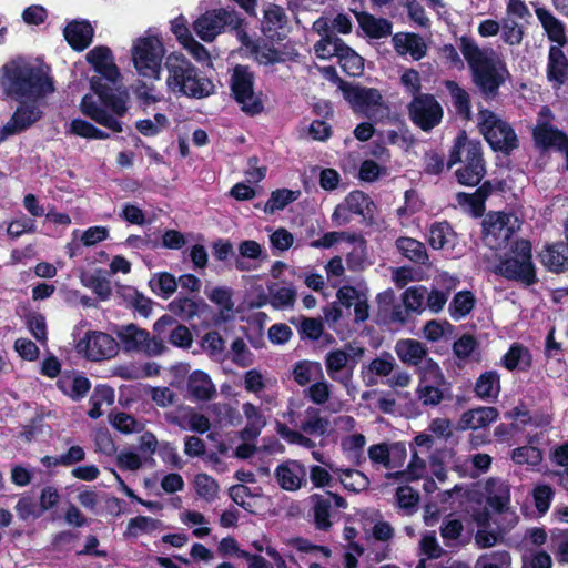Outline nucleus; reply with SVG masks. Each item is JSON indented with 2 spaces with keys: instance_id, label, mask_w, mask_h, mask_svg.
<instances>
[{
  "instance_id": "obj_45",
  "label": "nucleus",
  "mask_w": 568,
  "mask_h": 568,
  "mask_svg": "<svg viewBox=\"0 0 568 568\" xmlns=\"http://www.w3.org/2000/svg\"><path fill=\"white\" fill-rule=\"evenodd\" d=\"M455 232L447 221L434 222L429 227L428 243L434 250H442L454 240Z\"/></svg>"
},
{
  "instance_id": "obj_48",
  "label": "nucleus",
  "mask_w": 568,
  "mask_h": 568,
  "mask_svg": "<svg viewBox=\"0 0 568 568\" xmlns=\"http://www.w3.org/2000/svg\"><path fill=\"white\" fill-rule=\"evenodd\" d=\"M81 283L91 288L100 300L105 301L112 293L110 281L102 275L101 270L93 273H83L81 275Z\"/></svg>"
},
{
  "instance_id": "obj_33",
  "label": "nucleus",
  "mask_w": 568,
  "mask_h": 568,
  "mask_svg": "<svg viewBox=\"0 0 568 568\" xmlns=\"http://www.w3.org/2000/svg\"><path fill=\"white\" fill-rule=\"evenodd\" d=\"M395 247L405 258L414 264L426 265L429 261L425 244L414 237L399 236L395 241Z\"/></svg>"
},
{
  "instance_id": "obj_1",
  "label": "nucleus",
  "mask_w": 568,
  "mask_h": 568,
  "mask_svg": "<svg viewBox=\"0 0 568 568\" xmlns=\"http://www.w3.org/2000/svg\"><path fill=\"white\" fill-rule=\"evenodd\" d=\"M459 49L470 70L473 84L478 89L485 101L495 100L499 89L510 77L504 60L493 49L483 50L477 42L467 36L459 39Z\"/></svg>"
},
{
  "instance_id": "obj_62",
  "label": "nucleus",
  "mask_w": 568,
  "mask_h": 568,
  "mask_svg": "<svg viewBox=\"0 0 568 568\" xmlns=\"http://www.w3.org/2000/svg\"><path fill=\"white\" fill-rule=\"evenodd\" d=\"M478 341L471 334H463L453 344V353L460 361L469 359L473 352L478 348Z\"/></svg>"
},
{
  "instance_id": "obj_60",
  "label": "nucleus",
  "mask_w": 568,
  "mask_h": 568,
  "mask_svg": "<svg viewBox=\"0 0 568 568\" xmlns=\"http://www.w3.org/2000/svg\"><path fill=\"white\" fill-rule=\"evenodd\" d=\"M26 325L32 336L40 343L48 339L45 317L38 312H30L26 315Z\"/></svg>"
},
{
  "instance_id": "obj_39",
  "label": "nucleus",
  "mask_w": 568,
  "mask_h": 568,
  "mask_svg": "<svg viewBox=\"0 0 568 568\" xmlns=\"http://www.w3.org/2000/svg\"><path fill=\"white\" fill-rule=\"evenodd\" d=\"M291 323L297 328L302 341H318L324 333L322 318L302 315L298 320L292 318Z\"/></svg>"
},
{
  "instance_id": "obj_34",
  "label": "nucleus",
  "mask_w": 568,
  "mask_h": 568,
  "mask_svg": "<svg viewBox=\"0 0 568 568\" xmlns=\"http://www.w3.org/2000/svg\"><path fill=\"white\" fill-rule=\"evenodd\" d=\"M444 87L448 91L456 113L464 120H471V101L468 91L454 80H446Z\"/></svg>"
},
{
  "instance_id": "obj_23",
  "label": "nucleus",
  "mask_w": 568,
  "mask_h": 568,
  "mask_svg": "<svg viewBox=\"0 0 568 568\" xmlns=\"http://www.w3.org/2000/svg\"><path fill=\"white\" fill-rule=\"evenodd\" d=\"M274 476L282 489L295 491L305 483L306 469L297 460H286L276 467Z\"/></svg>"
},
{
  "instance_id": "obj_18",
  "label": "nucleus",
  "mask_w": 568,
  "mask_h": 568,
  "mask_svg": "<svg viewBox=\"0 0 568 568\" xmlns=\"http://www.w3.org/2000/svg\"><path fill=\"white\" fill-rule=\"evenodd\" d=\"M287 24L285 10L275 3H268L263 11L261 31L270 42H281L285 34L282 32Z\"/></svg>"
},
{
  "instance_id": "obj_52",
  "label": "nucleus",
  "mask_w": 568,
  "mask_h": 568,
  "mask_svg": "<svg viewBox=\"0 0 568 568\" xmlns=\"http://www.w3.org/2000/svg\"><path fill=\"white\" fill-rule=\"evenodd\" d=\"M268 293L274 308L292 307L296 301V291L293 286L273 284L268 286Z\"/></svg>"
},
{
  "instance_id": "obj_20",
  "label": "nucleus",
  "mask_w": 568,
  "mask_h": 568,
  "mask_svg": "<svg viewBox=\"0 0 568 568\" xmlns=\"http://www.w3.org/2000/svg\"><path fill=\"white\" fill-rule=\"evenodd\" d=\"M538 260L548 272L561 274L568 271V242L545 244L538 252Z\"/></svg>"
},
{
  "instance_id": "obj_2",
  "label": "nucleus",
  "mask_w": 568,
  "mask_h": 568,
  "mask_svg": "<svg viewBox=\"0 0 568 568\" xmlns=\"http://www.w3.org/2000/svg\"><path fill=\"white\" fill-rule=\"evenodd\" d=\"M89 82L99 102L92 94L87 93L81 99L80 111L95 123L114 133H121L123 123L118 118H123L128 111L125 100L116 95L111 83L102 82L100 77H91Z\"/></svg>"
},
{
  "instance_id": "obj_58",
  "label": "nucleus",
  "mask_w": 568,
  "mask_h": 568,
  "mask_svg": "<svg viewBox=\"0 0 568 568\" xmlns=\"http://www.w3.org/2000/svg\"><path fill=\"white\" fill-rule=\"evenodd\" d=\"M503 41L511 47L519 45L525 37V28L510 19H503L500 24Z\"/></svg>"
},
{
  "instance_id": "obj_12",
  "label": "nucleus",
  "mask_w": 568,
  "mask_h": 568,
  "mask_svg": "<svg viewBox=\"0 0 568 568\" xmlns=\"http://www.w3.org/2000/svg\"><path fill=\"white\" fill-rule=\"evenodd\" d=\"M407 111L413 124L424 132L439 125L444 116L443 106L430 93L415 94L407 105Z\"/></svg>"
},
{
  "instance_id": "obj_56",
  "label": "nucleus",
  "mask_w": 568,
  "mask_h": 568,
  "mask_svg": "<svg viewBox=\"0 0 568 568\" xmlns=\"http://www.w3.org/2000/svg\"><path fill=\"white\" fill-rule=\"evenodd\" d=\"M446 385H418L416 395L424 406H437L444 399V390Z\"/></svg>"
},
{
  "instance_id": "obj_64",
  "label": "nucleus",
  "mask_w": 568,
  "mask_h": 568,
  "mask_svg": "<svg viewBox=\"0 0 568 568\" xmlns=\"http://www.w3.org/2000/svg\"><path fill=\"white\" fill-rule=\"evenodd\" d=\"M427 290L425 286H412L403 293V303L410 312L420 313Z\"/></svg>"
},
{
  "instance_id": "obj_8",
  "label": "nucleus",
  "mask_w": 568,
  "mask_h": 568,
  "mask_svg": "<svg viewBox=\"0 0 568 568\" xmlns=\"http://www.w3.org/2000/svg\"><path fill=\"white\" fill-rule=\"evenodd\" d=\"M255 74L248 65L236 64L230 78V90L234 101L241 105V110L251 116L264 111L262 92L254 91Z\"/></svg>"
},
{
  "instance_id": "obj_25",
  "label": "nucleus",
  "mask_w": 568,
  "mask_h": 568,
  "mask_svg": "<svg viewBox=\"0 0 568 568\" xmlns=\"http://www.w3.org/2000/svg\"><path fill=\"white\" fill-rule=\"evenodd\" d=\"M242 43L250 49L255 61L261 65H271L275 63L285 62L284 54L281 50L276 49V42H270L265 37L252 41L247 39H240Z\"/></svg>"
},
{
  "instance_id": "obj_15",
  "label": "nucleus",
  "mask_w": 568,
  "mask_h": 568,
  "mask_svg": "<svg viewBox=\"0 0 568 568\" xmlns=\"http://www.w3.org/2000/svg\"><path fill=\"white\" fill-rule=\"evenodd\" d=\"M344 99L351 104L355 112L371 116V111L384 104V99L376 88H367L348 82L339 85Z\"/></svg>"
},
{
  "instance_id": "obj_17",
  "label": "nucleus",
  "mask_w": 568,
  "mask_h": 568,
  "mask_svg": "<svg viewBox=\"0 0 568 568\" xmlns=\"http://www.w3.org/2000/svg\"><path fill=\"white\" fill-rule=\"evenodd\" d=\"M87 62L98 73L102 82L116 84L121 78L120 69L114 62L111 49L106 45H97L87 53Z\"/></svg>"
},
{
  "instance_id": "obj_44",
  "label": "nucleus",
  "mask_w": 568,
  "mask_h": 568,
  "mask_svg": "<svg viewBox=\"0 0 568 568\" xmlns=\"http://www.w3.org/2000/svg\"><path fill=\"white\" fill-rule=\"evenodd\" d=\"M426 471V462L414 450L407 468L387 474V478H394L398 481L409 483L420 479Z\"/></svg>"
},
{
  "instance_id": "obj_11",
  "label": "nucleus",
  "mask_w": 568,
  "mask_h": 568,
  "mask_svg": "<svg viewBox=\"0 0 568 568\" xmlns=\"http://www.w3.org/2000/svg\"><path fill=\"white\" fill-rule=\"evenodd\" d=\"M164 47L158 37L139 38L132 48V61L143 78L159 80L162 70Z\"/></svg>"
},
{
  "instance_id": "obj_21",
  "label": "nucleus",
  "mask_w": 568,
  "mask_h": 568,
  "mask_svg": "<svg viewBox=\"0 0 568 568\" xmlns=\"http://www.w3.org/2000/svg\"><path fill=\"white\" fill-rule=\"evenodd\" d=\"M532 139L536 146L542 150L555 148L562 151L568 145V134L548 121H537L532 130Z\"/></svg>"
},
{
  "instance_id": "obj_55",
  "label": "nucleus",
  "mask_w": 568,
  "mask_h": 568,
  "mask_svg": "<svg viewBox=\"0 0 568 568\" xmlns=\"http://www.w3.org/2000/svg\"><path fill=\"white\" fill-rule=\"evenodd\" d=\"M300 192L288 189H277L273 191L267 200L264 211L266 213H274L275 211L284 210L290 203L294 202Z\"/></svg>"
},
{
  "instance_id": "obj_7",
  "label": "nucleus",
  "mask_w": 568,
  "mask_h": 568,
  "mask_svg": "<svg viewBox=\"0 0 568 568\" xmlns=\"http://www.w3.org/2000/svg\"><path fill=\"white\" fill-rule=\"evenodd\" d=\"M196 34L206 42H211L225 30L235 31L240 39H247L244 19L232 8L207 10L193 23Z\"/></svg>"
},
{
  "instance_id": "obj_3",
  "label": "nucleus",
  "mask_w": 568,
  "mask_h": 568,
  "mask_svg": "<svg viewBox=\"0 0 568 568\" xmlns=\"http://www.w3.org/2000/svg\"><path fill=\"white\" fill-rule=\"evenodd\" d=\"M1 84L14 98L39 99L54 91L53 80L23 60H11L2 67Z\"/></svg>"
},
{
  "instance_id": "obj_19",
  "label": "nucleus",
  "mask_w": 568,
  "mask_h": 568,
  "mask_svg": "<svg viewBox=\"0 0 568 568\" xmlns=\"http://www.w3.org/2000/svg\"><path fill=\"white\" fill-rule=\"evenodd\" d=\"M546 78L554 90L561 89L568 82V57L564 48L549 47Z\"/></svg>"
},
{
  "instance_id": "obj_35",
  "label": "nucleus",
  "mask_w": 568,
  "mask_h": 568,
  "mask_svg": "<svg viewBox=\"0 0 568 568\" xmlns=\"http://www.w3.org/2000/svg\"><path fill=\"white\" fill-rule=\"evenodd\" d=\"M362 30L372 39H381L392 33V23L384 18H375L368 12L356 14Z\"/></svg>"
},
{
  "instance_id": "obj_32",
  "label": "nucleus",
  "mask_w": 568,
  "mask_h": 568,
  "mask_svg": "<svg viewBox=\"0 0 568 568\" xmlns=\"http://www.w3.org/2000/svg\"><path fill=\"white\" fill-rule=\"evenodd\" d=\"M187 390L196 400H210L216 394L215 385L209 374L196 369L187 378Z\"/></svg>"
},
{
  "instance_id": "obj_16",
  "label": "nucleus",
  "mask_w": 568,
  "mask_h": 568,
  "mask_svg": "<svg viewBox=\"0 0 568 568\" xmlns=\"http://www.w3.org/2000/svg\"><path fill=\"white\" fill-rule=\"evenodd\" d=\"M42 118V111L36 103L21 102L10 121L0 128V144L9 136L22 133Z\"/></svg>"
},
{
  "instance_id": "obj_41",
  "label": "nucleus",
  "mask_w": 568,
  "mask_h": 568,
  "mask_svg": "<svg viewBox=\"0 0 568 568\" xmlns=\"http://www.w3.org/2000/svg\"><path fill=\"white\" fill-rule=\"evenodd\" d=\"M475 296L470 291L457 292L449 303V314L453 320L459 321L470 314L475 307Z\"/></svg>"
},
{
  "instance_id": "obj_49",
  "label": "nucleus",
  "mask_w": 568,
  "mask_h": 568,
  "mask_svg": "<svg viewBox=\"0 0 568 568\" xmlns=\"http://www.w3.org/2000/svg\"><path fill=\"white\" fill-rule=\"evenodd\" d=\"M14 510L18 515V518L22 521H28L30 519L37 520L43 516L39 503L34 496L30 494H22L19 497L14 506Z\"/></svg>"
},
{
  "instance_id": "obj_37",
  "label": "nucleus",
  "mask_w": 568,
  "mask_h": 568,
  "mask_svg": "<svg viewBox=\"0 0 568 568\" xmlns=\"http://www.w3.org/2000/svg\"><path fill=\"white\" fill-rule=\"evenodd\" d=\"M313 505L314 526L318 530L328 531L332 527L331 507L332 501L329 498L321 494H313L310 496Z\"/></svg>"
},
{
  "instance_id": "obj_61",
  "label": "nucleus",
  "mask_w": 568,
  "mask_h": 568,
  "mask_svg": "<svg viewBox=\"0 0 568 568\" xmlns=\"http://www.w3.org/2000/svg\"><path fill=\"white\" fill-rule=\"evenodd\" d=\"M555 490L550 485H537L532 490L534 505L540 515H545L551 505Z\"/></svg>"
},
{
  "instance_id": "obj_27",
  "label": "nucleus",
  "mask_w": 568,
  "mask_h": 568,
  "mask_svg": "<svg viewBox=\"0 0 568 568\" xmlns=\"http://www.w3.org/2000/svg\"><path fill=\"white\" fill-rule=\"evenodd\" d=\"M535 12L547 34L548 40L556 43L551 47L565 48L568 44V37L566 34V27L564 22L557 19L546 8L539 7Z\"/></svg>"
},
{
  "instance_id": "obj_51",
  "label": "nucleus",
  "mask_w": 568,
  "mask_h": 568,
  "mask_svg": "<svg viewBox=\"0 0 568 568\" xmlns=\"http://www.w3.org/2000/svg\"><path fill=\"white\" fill-rule=\"evenodd\" d=\"M263 254L262 245L254 240H245L239 244V256L235 257V268L239 271H248L250 266L243 258L257 260Z\"/></svg>"
},
{
  "instance_id": "obj_42",
  "label": "nucleus",
  "mask_w": 568,
  "mask_h": 568,
  "mask_svg": "<svg viewBox=\"0 0 568 568\" xmlns=\"http://www.w3.org/2000/svg\"><path fill=\"white\" fill-rule=\"evenodd\" d=\"M337 55L338 64L342 70L351 75L356 77L362 74L364 70V59L346 43Z\"/></svg>"
},
{
  "instance_id": "obj_31",
  "label": "nucleus",
  "mask_w": 568,
  "mask_h": 568,
  "mask_svg": "<svg viewBox=\"0 0 568 568\" xmlns=\"http://www.w3.org/2000/svg\"><path fill=\"white\" fill-rule=\"evenodd\" d=\"M501 389L500 375L497 371H486L480 374L474 385V393L477 398L494 402Z\"/></svg>"
},
{
  "instance_id": "obj_13",
  "label": "nucleus",
  "mask_w": 568,
  "mask_h": 568,
  "mask_svg": "<svg viewBox=\"0 0 568 568\" xmlns=\"http://www.w3.org/2000/svg\"><path fill=\"white\" fill-rule=\"evenodd\" d=\"M77 351L93 362L110 359L118 355L119 344L116 339L104 332L88 331L84 337L77 344Z\"/></svg>"
},
{
  "instance_id": "obj_40",
  "label": "nucleus",
  "mask_w": 568,
  "mask_h": 568,
  "mask_svg": "<svg viewBox=\"0 0 568 568\" xmlns=\"http://www.w3.org/2000/svg\"><path fill=\"white\" fill-rule=\"evenodd\" d=\"M85 459V452L83 447L79 445L71 446L65 453L59 456H44L41 458V464L45 468H52L58 466L70 467L77 463Z\"/></svg>"
},
{
  "instance_id": "obj_46",
  "label": "nucleus",
  "mask_w": 568,
  "mask_h": 568,
  "mask_svg": "<svg viewBox=\"0 0 568 568\" xmlns=\"http://www.w3.org/2000/svg\"><path fill=\"white\" fill-rule=\"evenodd\" d=\"M306 419L302 422L301 429L307 435L324 436L328 432L329 420L320 415V409L308 407L306 410Z\"/></svg>"
},
{
  "instance_id": "obj_9",
  "label": "nucleus",
  "mask_w": 568,
  "mask_h": 568,
  "mask_svg": "<svg viewBox=\"0 0 568 568\" xmlns=\"http://www.w3.org/2000/svg\"><path fill=\"white\" fill-rule=\"evenodd\" d=\"M478 128L494 151L509 155L518 148V138L511 125L498 118L491 110L478 111Z\"/></svg>"
},
{
  "instance_id": "obj_50",
  "label": "nucleus",
  "mask_w": 568,
  "mask_h": 568,
  "mask_svg": "<svg viewBox=\"0 0 568 568\" xmlns=\"http://www.w3.org/2000/svg\"><path fill=\"white\" fill-rule=\"evenodd\" d=\"M345 42L336 34H327L314 44V53L318 59L328 60L339 54Z\"/></svg>"
},
{
  "instance_id": "obj_54",
  "label": "nucleus",
  "mask_w": 568,
  "mask_h": 568,
  "mask_svg": "<svg viewBox=\"0 0 568 568\" xmlns=\"http://www.w3.org/2000/svg\"><path fill=\"white\" fill-rule=\"evenodd\" d=\"M194 488L196 494L209 503L217 498L220 490L219 483L205 473L197 474L194 477Z\"/></svg>"
},
{
  "instance_id": "obj_10",
  "label": "nucleus",
  "mask_w": 568,
  "mask_h": 568,
  "mask_svg": "<svg viewBox=\"0 0 568 568\" xmlns=\"http://www.w3.org/2000/svg\"><path fill=\"white\" fill-rule=\"evenodd\" d=\"M113 334L124 353H144L153 357L166 351L164 338L151 336L149 331L133 323L116 326Z\"/></svg>"
},
{
  "instance_id": "obj_26",
  "label": "nucleus",
  "mask_w": 568,
  "mask_h": 568,
  "mask_svg": "<svg viewBox=\"0 0 568 568\" xmlns=\"http://www.w3.org/2000/svg\"><path fill=\"white\" fill-rule=\"evenodd\" d=\"M499 417V412L496 407L484 406L469 409L460 416L458 420L459 429H480L488 427L491 423L496 422Z\"/></svg>"
},
{
  "instance_id": "obj_47",
  "label": "nucleus",
  "mask_w": 568,
  "mask_h": 568,
  "mask_svg": "<svg viewBox=\"0 0 568 568\" xmlns=\"http://www.w3.org/2000/svg\"><path fill=\"white\" fill-rule=\"evenodd\" d=\"M149 286L155 295L168 300L175 293L178 288V281L173 274L169 272H161L150 280Z\"/></svg>"
},
{
  "instance_id": "obj_38",
  "label": "nucleus",
  "mask_w": 568,
  "mask_h": 568,
  "mask_svg": "<svg viewBox=\"0 0 568 568\" xmlns=\"http://www.w3.org/2000/svg\"><path fill=\"white\" fill-rule=\"evenodd\" d=\"M209 298L221 307L220 313L214 316V324L221 325L223 322L229 321L231 318L229 313L232 312L234 307L232 290L229 287H214L209 294Z\"/></svg>"
},
{
  "instance_id": "obj_6",
  "label": "nucleus",
  "mask_w": 568,
  "mask_h": 568,
  "mask_svg": "<svg viewBox=\"0 0 568 568\" xmlns=\"http://www.w3.org/2000/svg\"><path fill=\"white\" fill-rule=\"evenodd\" d=\"M493 273L525 287L539 282L532 261V245L525 239L516 240L493 267Z\"/></svg>"
},
{
  "instance_id": "obj_30",
  "label": "nucleus",
  "mask_w": 568,
  "mask_h": 568,
  "mask_svg": "<svg viewBox=\"0 0 568 568\" xmlns=\"http://www.w3.org/2000/svg\"><path fill=\"white\" fill-rule=\"evenodd\" d=\"M393 41L398 53L409 54L415 61L423 59L427 54V45L417 33H397L394 36Z\"/></svg>"
},
{
  "instance_id": "obj_28",
  "label": "nucleus",
  "mask_w": 568,
  "mask_h": 568,
  "mask_svg": "<svg viewBox=\"0 0 568 568\" xmlns=\"http://www.w3.org/2000/svg\"><path fill=\"white\" fill-rule=\"evenodd\" d=\"M395 353L402 363L416 368L427 359V347L417 339H399L395 345Z\"/></svg>"
},
{
  "instance_id": "obj_14",
  "label": "nucleus",
  "mask_w": 568,
  "mask_h": 568,
  "mask_svg": "<svg viewBox=\"0 0 568 568\" xmlns=\"http://www.w3.org/2000/svg\"><path fill=\"white\" fill-rule=\"evenodd\" d=\"M517 221L513 213L503 211L489 212L483 221L484 234L486 239H494L495 243L493 246H505L519 229Z\"/></svg>"
},
{
  "instance_id": "obj_63",
  "label": "nucleus",
  "mask_w": 568,
  "mask_h": 568,
  "mask_svg": "<svg viewBox=\"0 0 568 568\" xmlns=\"http://www.w3.org/2000/svg\"><path fill=\"white\" fill-rule=\"evenodd\" d=\"M344 201L353 214L362 216H364L365 210L368 209L369 205H373L369 195L359 190L348 193Z\"/></svg>"
},
{
  "instance_id": "obj_24",
  "label": "nucleus",
  "mask_w": 568,
  "mask_h": 568,
  "mask_svg": "<svg viewBox=\"0 0 568 568\" xmlns=\"http://www.w3.org/2000/svg\"><path fill=\"white\" fill-rule=\"evenodd\" d=\"M351 356L343 349H333L325 356V367L331 379L348 386L353 377V366L347 368Z\"/></svg>"
},
{
  "instance_id": "obj_53",
  "label": "nucleus",
  "mask_w": 568,
  "mask_h": 568,
  "mask_svg": "<svg viewBox=\"0 0 568 568\" xmlns=\"http://www.w3.org/2000/svg\"><path fill=\"white\" fill-rule=\"evenodd\" d=\"M199 306V303L191 297L178 296L169 303L168 308L173 315L189 321L197 314Z\"/></svg>"
},
{
  "instance_id": "obj_57",
  "label": "nucleus",
  "mask_w": 568,
  "mask_h": 568,
  "mask_svg": "<svg viewBox=\"0 0 568 568\" xmlns=\"http://www.w3.org/2000/svg\"><path fill=\"white\" fill-rule=\"evenodd\" d=\"M111 425L122 434L140 433L143 424L138 422L132 415L124 412H118L110 415Z\"/></svg>"
},
{
  "instance_id": "obj_22",
  "label": "nucleus",
  "mask_w": 568,
  "mask_h": 568,
  "mask_svg": "<svg viewBox=\"0 0 568 568\" xmlns=\"http://www.w3.org/2000/svg\"><path fill=\"white\" fill-rule=\"evenodd\" d=\"M63 37L72 50L82 52L92 43L94 29L88 20L74 19L64 27Z\"/></svg>"
},
{
  "instance_id": "obj_59",
  "label": "nucleus",
  "mask_w": 568,
  "mask_h": 568,
  "mask_svg": "<svg viewBox=\"0 0 568 568\" xmlns=\"http://www.w3.org/2000/svg\"><path fill=\"white\" fill-rule=\"evenodd\" d=\"M511 459L518 465H531L537 466L540 464L542 456L541 450L535 446H520L511 452Z\"/></svg>"
},
{
  "instance_id": "obj_43",
  "label": "nucleus",
  "mask_w": 568,
  "mask_h": 568,
  "mask_svg": "<svg viewBox=\"0 0 568 568\" xmlns=\"http://www.w3.org/2000/svg\"><path fill=\"white\" fill-rule=\"evenodd\" d=\"M418 375V385H447L446 378L438 363L428 357L416 368Z\"/></svg>"
},
{
  "instance_id": "obj_5",
  "label": "nucleus",
  "mask_w": 568,
  "mask_h": 568,
  "mask_svg": "<svg viewBox=\"0 0 568 568\" xmlns=\"http://www.w3.org/2000/svg\"><path fill=\"white\" fill-rule=\"evenodd\" d=\"M456 163L462 164L455 171L456 180L462 185L477 186L486 174L483 145L480 141L468 139L464 130L459 131L455 138L447 166L450 169Z\"/></svg>"
},
{
  "instance_id": "obj_36",
  "label": "nucleus",
  "mask_w": 568,
  "mask_h": 568,
  "mask_svg": "<svg viewBox=\"0 0 568 568\" xmlns=\"http://www.w3.org/2000/svg\"><path fill=\"white\" fill-rule=\"evenodd\" d=\"M292 375L300 386H306L313 379H323L324 372L320 362L302 359L293 365Z\"/></svg>"
},
{
  "instance_id": "obj_29",
  "label": "nucleus",
  "mask_w": 568,
  "mask_h": 568,
  "mask_svg": "<svg viewBox=\"0 0 568 568\" xmlns=\"http://www.w3.org/2000/svg\"><path fill=\"white\" fill-rule=\"evenodd\" d=\"M500 364L509 372L526 373L532 367V355L525 345L513 343L501 357Z\"/></svg>"
},
{
  "instance_id": "obj_4",
  "label": "nucleus",
  "mask_w": 568,
  "mask_h": 568,
  "mask_svg": "<svg viewBox=\"0 0 568 568\" xmlns=\"http://www.w3.org/2000/svg\"><path fill=\"white\" fill-rule=\"evenodd\" d=\"M166 84L170 90L192 99H205L215 92V85L184 54L173 52L165 58Z\"/></svg>"
}]
</instances>
